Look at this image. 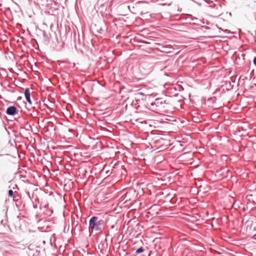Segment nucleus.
I'll list each match as a JSON object with an SVG mask.
<instances>
[{
    "instance_id": "nucleus-1",
    "label": "nucleus",
    "mask_w": 256,
    "mask_h": 256,
    "mask_svg": "<svg viewBox=\"0 0 256 256\" xmlns=\"http://www.w3.org/2000/svg\"><path fill=\"white\" fill-rule=\"evenodd\" d=\"M194 2L198 6H202L204 9H210L214 14H218L222 12V6L220 1H204L203 2Z\"/></svg>"
},
{
    "instance_id": "nucleus-2",
    "label": "nucleus",
    "mask_w": 256,
    "mask_h": 256,
    "mask_svg": "<svg viewBox=\"0 0 256 256\" xmlns=\"http://www.w3.org/2000/svg\"><path fill=\"white\" fill-rule=\"evenodd\" d=\"M104 220L96 216H92L89 220L88 229L90 231L102 232L104 230Z\"/></svg>"
},
{
    "instance_id": "nucleus-3",
    "label": "nucleus",
    "mask_w": 256,
    "mask_h": 256,
    "mask_svg": "<svg viewBox=\"0 0 256 256\" xmlns=\"http://www.w3.org/2000/svg\"><path fill=\"white\" fill-rule=\"evenodd\" d=\"M168 104H169L162 98H156L154 102L150 103L152 108L156 109L158 108V110L167 108Z\"/></svg>"
},
{
    "instance_id": "nucleus-4",
    "label": "nucleus",
    "mask_w": 256,
    "mask_h": 256,
    "mask_svg": "<svg viewBox=\"0 0 256 256\" xmlns=\"http://www.w3.org/2000/svg\"><path fill=\"white\" fill-rule=\"evenodd\" d=\"M18 112V110L14 106H10L7 108L6 114L8 116H14Z\"/></svg>"
},
{
    "instance_id": "nucleus-5",
    "label": "nucleus",
    "mask_w": 256,
    "mask_h": 256,
    "mask_svg": "<svg viewBox=\"0 0 256 256\" xmlns=\"http://www.w3.org/2000/svg\"><path fill=\"white\" fill-rule=\"evenodd\" d=\"M24 94L26 101L30 104H32V102L30 99V92L29 88H26L24 90Z\"/></svg>"
},
{
    "instance_id": "nucleus-6",
    "label": "nucleus",
    "mask_w": 256,
    "mask_h": 256,
    "mask_svg": "<svg viewBox=\"0 0 256 256\" xmlns=\"http://www.w3.org/2000/svg\"><path fill=\"white\" fill-rule=\"evenodd\" d=\"M172 194H168L166 196V200H170V202L172 204L174 205L176 204L178 199L176 198L174 196H172Z\"/></svg>"
},
{
    "instance_id": "nucleus-7",
    "label": "nucleus",
    "mask_w": 256,
    "mask_h": 256,
    "mask_svg": "<svg viewBox=\"0 0 256 256\" xmlns=\"http://www.w3.org/2000/svg\"><path fill=\"white\" fill-rule=\"evenodd\" d=\"M145 250V249L144 248H143L142 246H141L138 248H137L136 250V252H135L136 254H140V253H142Z\"/></svg>"
},
{
    "instance_id": "nucleus-8",
    "label": "nucleus",
    "mask_w": 256,
    "mask_h": 256,
    "mask_svg": "<svg viewBox=\"0 0 256 256\" xmlns=\"http://www.w3.org/2000/svg\"><path fill=\"white\" fill-rule=\"evenodd\" d=\"M187 16H188V18H190V19L191 20H198V18L196 17H194V16H193L192 14H186Z\"/></svg>"
},
{
    "instance_id": "nucleus-9",
    "label": "nucleus",
    "mask_w": 256,
    "mask_h": 256,
    "mask_svg": "<svg viewBox=\"0 0 256 256\" xmlns=\"http://www.w3.org/2000/svg\"><path fill=\"white\" fill-rule=\"evenodd\" d=\"M171 5H172V3H162V4H158V6H170Z\"/></svg>"
},
{
    "instance_id": "nucleus-10",
    "label": "nucleus",
    "mask_w": 256,
    "mask_h": 256,
    "mask_svg": "<svg viewBox=\"0 0 256 256\" xmlns=\"http://www.w3.org/2000/svg\"><path fill=\"white\" fill-rule=\"evenodd\" d=\"M14 192L12 190H10L8 191V195L10 197H12L14 196Z\"/></svg>"
},
{
    "instance_id": "nucleus-11",
    "label": "nucleus",
    "mask_w": 256,
    "mask_h": 256,
    "mask_svg": "<svg viewBox=\"0 0 256 256\" xmlns=\"http://www.w3.org/2000/svg\"><path fill=\"white\" fill-rule=\"evenodd\" d=\"M43 36L46 38H48V34L46 33V32L45 31L43 32Z\"/></svg>"
},
{
    "instance_id": "nucleus-12",
    "label": "nucleus",
    "mask_w": 256,
    "mask_h": 256,
    "mask_svg": "<svg viewBox=\"0 0 256 256\" xmlns=\"http://www.w3.org/2000/svg\"><path fill=\"white\" fill-rule=\"evenodd\" d=\"M136 96L137 97H138L140 96H144V93H143L142 92H139L136 94Z\"/></svg>"
},
{
    "instance_id": "nucleus-13",
    "label": "nucleus",
    "mask_w": 256,
    "mask_h": 256,
    "mask_svg": "<svg viewBox=\"0 0 256 256\" xmlns=\"http://www.w3.org/2000/svg\"><path fill=\"white\" fill-rule=\"evenodd\" d=\"M6 220H1V221H0V224H1V225H3L4 226H5V224H6Z\"/></svg>"
},
{
    "instance_id": "nucleus-14",
    "label": "nucleus",
    "mask_w": 256,
    "mask_h": 256,
    "mask_svg": "<svg viewBox=\"0 0 256 256\" xmlns=\"http://www.w3.org/2000/svg\"><path fill=\"white\" fill-rule=\"evenodd\" d=\"M254 64L256 66V56H254L253 60Z\"/></svg>"
},
{
    "instance_id": "nucleus-15",
    "label": "nucleus",
    "mask_w": 256,
    "mask_h": 256,
    "mask_svg": "<svg viewBox=\"0 0 256 256\" xmlns=\"http://www.w3.org/2000/svg\"><path fill=\"white\" fill-rule=\"evenodd\" d=\"M252 239L256 241V233L254 234L252 236Z\"/></svg>"
},
{
    "instance_id": "nucleus-16",
    "label": "nucleus",
    "mask_w": 256,
    "mask_h": 256,
    "mask_svg": "<svg viewBox=\"0 0 256 256\" xmlns=\"http://www.w3.org/2000/svg\"><path fill=\"white\" fill-rule=\"evenodd\" d=\"M42 2H54V4H56V1H52V0H50V1H42Z\"/></svg>"
},
{
    "instance_id": "nucleus-17",
    "label": "nucleus",
    "mask_w": 256,
    "mask_h": 256,
    "mask_svg": "<svg viewBox=\"0 0 256 256\" xmlns=\"http://www.w3.org/2000/svg\"><path fill=\"white\" fill-rule=\"evenodd\" d=\"M182 8H178L177 9V10H176V12H182Z\"/></svg>"
},
{
    "instance_id": "nucleus-18",
    "label": "nucleus",
    "mask_w": 256,
    "mask_h": 256,
    "mask_svg": "<svg viewBox=\"0 0 256 256\" xmlns=\"http://www.w3.org/2000/svg\"><path fill=\"white\" fill-rule=\"evenodd\" d=\"M100 31H104V30H103V28H101L98 32L102 34V32Z\"/></svg>"
},
{
    "instance_id": "nucleus-19",
    "label": "nucleus",
    "mask_w": 256,
    "mask_h": 256,
    "mask_svg": "<svg viewBox=\"0 0 256 256\" xmlns=\"http://www.w3.org/2000/svg\"><path fill=\"white\" fill-rule=\"evenodd\" d=\"M100 252L101 254H103V249L102 248H101V250H100Z\"/></svg>"
},
{
    "instance_id": "nucleus-20",
    "label": "nucleus",
    "mask_w": 256,
    "mask_h": 256,
    "mask_svg": "<svg viewBox=\"0 0 256 256\" xmlns=\"http://www.w3.org/2000/svg\"><path fill=\"white\" fill-rule=\"evenodd\" d=\"M128 8L129 10H130L131 12H132V9H131V8H131V7H130V6H128Z\"/></svg>"
},
{
    "instance_id": "nucleus-21",
    "label": "nucleus",
    "mask_w": 256,
    "mask_h": 256,
    "mask_svg": "<svg viewBox=\"0 0 256 256\" xmlns=\"http://www.w3.org/2000/svg\"><path fill=\"white\" fill-rule=\"evenodd\" d=\"M77 5H78V1H76L75 6H76Z\"/></svg>"
},
{
    "instance_id": "nucleus-22",
    "label": "nucleus",
    "mask_w": 256,
    "mask_h": 256,
    "mask_svg": "<svg viewBox=\"0 0 256 256\" xmlns=\"http://www.w3.org/2000/svg\"><path fill=\"white\" fill-rule=\"evenodd\" d=\"M48 204H46L44 206V208H46L48 207Z\"/></svg>"
},
{
    "instance_id": "nucleus-23",
    "label": "nucleus",
    "mask_w": 256,
    "mask_h": 256,
    "mask_svg": "<svg viewBox=\"0 0 256 256\" xmlns=\"http://www.w3.org/2000/svg\"><path fill=\"white\" fill-rule=\"evenodd\" d=\"M49 4H48V3L46 4V7L47 8L49 7Z\"/></svg>"
},
{
    "instance_id": "nucleus-24",
    "label": "nucleus",
    "mask_w": 256,
    "mask_h": 256,
    "mask_svg": "<svg viewBox=\"0 0 256 256\" xmlns=\"http://www.w3.org/2000/svg\"><path fill=\"white\" fill-rule=\"evenodd\" d=\"M21 99H22V98H21V97H18V100H21Z\"/></svg>"
},
{
    "instance_id": "nucleus-25",
    "label": "nucleus",
    "mask_w": 256,
    "mask_h": 256,
    "mask_svg": "<svg viewBox=\"0 0 256 256\" xmlns=\"http://www.w3.org/2000/svg\"><path fill=\"white\" fill-rule=\"evenodd\" d=\"M142 1H140V0H138V1L137 3L138 4H140V2H142Z\"/></svg>"
},
{
    "instance_id": "nucleus-26",
    "label": "nucleus",
    "mask_w": 256,
    "mask_h": 256,
    "mask_svg": "<svg viewBox=\"0 0 256 256\" xmlns=\"http://www.w3.org/2000/svg\"><path fill=\"white\" fill-rule=\"evenodd\" d=\"M34 4H39L38 2H36V1H34Z\"/></svg>"
},
{
    "instance_id": "nucleus-27",
    "label": "nucleus",
    "mask_w": 256,
    "mask_h": 256,
    "mask_svg": "<svg viewBox=\"0 0 256 256\" xmlns=\"http://www.w3.org/2000/svg\"><path fill=\"white\" fill-rule=\"evenodd\" d=\"M218 90L220 91V90L217 89V90L215 91L214 93L216 94Z\"/></svg>"
},
{
    "instance_id": "nucleus-28",
    "label": "nucleus",
    "mask_w": 256,
    "mask_h": 256,
    "mask_svg": "<svg viewBox=\"0 0 256 256\" xmlns=\"http://www.w3.org/2000/svg\"><path fill=\"white\" fill-rule=\"evenodd\" d=\"M175 10H176V8H174H174H172V9H171V10H174V11Z\"/></svg>"
},
{
    "instance_id": "nucleus-29",
    "label": "nucleus",
    "mask_w": 256,
    "mask_h": 256,
    "mask_svg": "<svg viewBox=\"0 0 256 256\" xmlns=\"http://www.w3.org/2000/svg\"><path fill=\"white\" fill-rule=\"evenodd\" d=\"M136 102H140V100H136Z\"/></svg>"
},
{
    "instance_id": "nucleus-30",
    "label": "nucleus",
    "mask_w": 256,
    "mask_h": 256,
    "mask_svg": "<svg viewBox=\"0 0 256 256\" xmlns=\"http://www.w3.org/2000/svg\"><path fill=\"white\" fill-rule=\"evenodd\" d=\"M228 14H229V15H230V16H232V14H231V12H229Z\"/></svg>"
},
{
    "instance_id": "nucleus-31",
    "label": "nucleus",
    "mask_w": 256,
    "mask_h": 256,
    "mask_svg": "<svg viewBox=\"0 0 256 256\" xmlns=\"http://www.w3.org/2000/svg\"><path fill=\"white\" fill-rule=\"evenodd\" d=\"M159 194H161V192H160ZM162 194H164V192H162Z\"/></svg>"
},
{
    "instance_id": "nucleus-32",
    "label": "nucleus",
    "mask_w": 256,
    "mask_h": 256,
    "mask_svg": "<svg viewBox=\"0 0 256 256\" xmlns=\"http://www.w3.org/2000/svg\"><path fill=\"white\" fill-rule=\"evenodd\" d=\"M134 6H132V9H134Z\"/></svg>"
},
{
    "instance_id": "nucleus-33",
    "label": "nucleus",
    "mask_w": 256,
    "mask_h": 256,
    "mask_svg": "<svg viewBox=\"0 0 256 256\" xmlns=\"http://www.w3.org/2000/svg\"><path fill=\"white\" fill-rule=\"evenodd\" d=\"M139 106H138L136 107L137 109H138V107H139Z\"/></svg>"
},
{
    "instance_id": "nucleus-34",
    "label": "nucleus",
    "mask_w": 256,
    "mask_h": 256,
    "mask_svg": "<svg viewBox=\"0 0 256 256\" xmlns=\"http://www.w3.org/2000/svg\"><path fill=\"white\" fill-rule=\"evenodd\" d=\"M34 208H36V206H34Z\"/></svg>"
},
{
    "instance_id": "nucleus-35",
    "label": "nucleus",
    "mask_w": 256,
    "mask_h": 256,
    "mask_svg": "<svg viewBox=\"0 0 256 256\" xmlns=\"http://www.w3.org/2000/svg\"><path fill=\"white\" fill-rule=\"evenodd\" d=\"M114 226H112V228H114Z\"/></svg>"
}]
</instances>
